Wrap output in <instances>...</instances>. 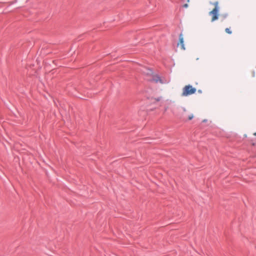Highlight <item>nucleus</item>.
<instances>
[{
    "label": "nucleus",
    "mask_w": 256,
    "mask_h": 256,
    "mask_svg": "<svg viewBox=\"0 0 256 256\" xmlns=\"http://www.w3.org/2000/svg\"><path fill=\"white\" fill-rule=\"evenodd\" d=\"M210 4L214 6V8L210 11L208 13L209 15L212 16L211 22H214L218 18V12L220 8L218 6V1L214 2H210Z\"/></svg>",
    "instance_id": "nucleus-1"
},
{
    "label": "nucleus",
    "mask_w": 256,
    "mask_h": 256,
    "mask_svg": "<svg viewBox=\"0 0 256 256\" xmlns=\"http://www.w3.org/2000/svg\"><path fill=\"white\" fill-rule=\"evenodd\" d=\"M196 88H193L192 86L190 84H188L183 88L181 96H187L194 94L196 92Z\"/></svg>",
    "instance_id": "nucleus-2"
},
{
    "label": "nucleus",
    "mask_w": 256,
    "mask_h": 256,
    "mask_svg": "<svg viewBox=\"0 0 256 256\" xmlns=\"http://www.w3.org/2000/svg\"><path fill=\"white\" fill-rule=\"evenodd\" d=\"M226 16H227V14H224V16H222V17H223L224 18H226Z\"/></svg>",
    "instance_id": "nucleus-9"
},
{
    "label": "nucleus",
    "mask_w": 256,
    "mask_h": 256,
    "mask_svg": "<svg viewBox=\"0 0 256 256\" xmlns=\"http://www.w3.org/2000/svg\"><path fill=\"white\" fill-rule=\"evenodd\" d=\"M198 92H202V91H201L200 90H198Z\"/></svg>",
    "instance_id": "nucleus-11"
},
{
    "label": "nucleus",
    "mask_w": 256,
    "mask_h": 256,
    "mask_svg": "<svg viewBox=\"0 0 256 256\" xmlns=\"http://www.w3.org/2000/svg\"><path fill=\"white\" fill-rule=\"evenodd\" d=\"M179 45L180 46L182 50H185L186 48L184 47V38L182 34H180L179 36V42L178 44V46Z\"/></svg>",
    "instance_id": "nucleus-3"
},
{
    "label": "nucleus",
    "mask_w": 256,
    "mask_h": 256,
    "mask_svg": "<svg viewBox=\"0 0 256 256\" xmlns=\"http://www.w3.org/2000/svg\"><path fill=\"white\" fill-rule=\"evenodd\" d=\"M254 135L256 136V132L254 134Z\"/></svg>",
    "instance_id": "nucleus-10"
},
{
    "label": "nucleus",
    "mask_w": 256,
    "mask_h": 256,
    "mask_svg": "<svg viewBox=\"0 0 256 256\" xmlns=\"http://www.w3.org/2000/svg\"><path fill=\"white\" fill-rule=\"evenodd\" d=\"M183 7L184 8H187L188 7V4H184V6H183Z\"/></svg>",
    "instance_id": "nucleus-7"
},
{
    "label": "nucleus",
    "mask_w": 256,
    "mask_h": 256,
    "mask_svg": "<svg viewBox=\"0 0 256 256\" xmlns=\"http://www.w3.org/2000/svg\"><path fill=\"white\" fill-rule=\"evenodd\" d=\"M194 118V115L192 114H190V116H188V120H191L193 118Z\"/></svg>",
    "instance_id": "nucleus-6"
},
{
    "label": "nucleus",
    "mask_w": 256,
    "mask_h": 256,
    "mask_svg": "<svg viewBox=\"0 0 256 256\" xmlns=\"http://www.w3.org/2000/svg\"><path fill=\"white\" fill-rule=\"evenodd\" d=\"M152 80H154V82H155L156 83H158V82L161 83V84H164V83H166V80H162L158 76H154Z\"/></svg>",
    "instance_id": "nucleus-4"
},
{
    "label": "nucleus",
    "mask_w": 256,
    "mask_h": 256,
    "mask_svg": "<svg viewBox=\"0 0 256 256\" xmlns=\"http://www.w3.org/2000/svg\"><path fill=\"white\" fill-rule=\"evenodd\" d=\"M183 110H184V111L186 110L185 108H184Z\"/></svg>",
    "instance_id": "nucleus-12"
},
{
    "label": "nucleus",
    "mask_w": 256,
    "mask_h": 256,
    "mask_svg": "<svg viewBox=\"0 0 256 256\" xmlns=\"http://www.w3.org/2000/svg\"><path fill=\"white\" fill-rule=\"evenodd\" d=\"M225 32H226L227 34H232V32L230 30V28H226L225 29Z\"/></svg>",
    "instance_id": "nucleus-5"
},
{
    "label": "nucleus",
    "mask_w": 256,
    "mask_h": 256,
    "mask_svg": "<svg viewBox=\"0 0 256 256\" xmlns=\"http://www.w3.org/2000/svg\"><path fill=\"white\" fill-rule=\"evenodd\" d=\"M162 98L161 96H160V97H159V98H158L156 99V100H157V101H160V100H161Z\"/></svg>",
    "instance_id": "nucleus-8"
}]
</instances>
